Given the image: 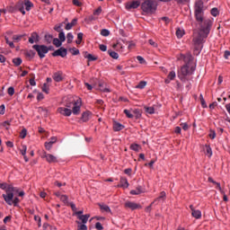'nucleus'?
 Listing matches in <instances>:
<instances>
[{
    "instance_id": "54",
    "label": "nucleus",
    "mask_w": 230,
    "mask_h": 230,
    "mask_svg": "<svg viewBox=\"0 0 230 230\" xmlns=\"http://www.w3.org/2000/svg\"><path fill=\"white\" fill-rule=\"evenodd\" d=\"M137 60L139 61V64H146V61L145 60V58H144L143 57H141V56H137Z\"/></svg>"
},
{
    "instance_id": "41",
    "label": "nucleus",
    "mask_w": 230,
    "mask_h": 230,
    "mask_svg": "<svg viewBox=\"0 0 230 230\" xmlns=\"http://www.w3.org/2000/svg\"><path fill=\"white\" fill-rule=\"evenodd\" d=\"M206 154L208 155V157H211L213 155V151L211 150V146H206Z\"/></svg>"
},
{
    "instance_id": "37",
    "label": "nucleus",
    "mask_w": 230,
    "mask_h": 230,
    "mask_svg": "<svg viewBox=\"0 0 230 230\" xmlns=\"http://www.w3.org/2000/svg\"><path fill=\"white\" fill-rule=\"evenodd\" d=\"M13 63L14 66H21V64H22V59H21V58H13Z\"/></svg>"
},
{
    "instance_id": "52",
    "label": "nucleus",
    "mask_w": 230,
    "mask_h": 230,
    "mask_svg": "<svg viewBox=\"0 0 230 230\" xmlns=\"http://www.w3.org/2000/svg\"><path fill=\"white\" fill-rule=\"evenodd\" d=\"M200 102L201 107H203V109H206L208 107V104H206V101L204 100V97H202V95H200Z\"/></svg>"
},
{
    "instance_id": "16",
    "label": "nucleus",
    "mask_w": 230,
    "mask_h": 230,
    "mask_svg": "<svg viewBox=\"0 0 230 230\" xmlns=\"http://www.w3.org/2000/svg\"><path fill=\"white\" fill-rule=\"evenodd\" d=\"M30 44H33L34 42H39V34L37 32H32L31 37L29 38Z\"/></svg>"
},
{
    "instance_id": "30",
    "label": "nucleus",
    "mask_w": 230,
    "mask_h": 230,
    "mask_svg": "<svg viewBox=\"0 0 230 230\" xmlns=\"http://www.w3.org/2000/svg\"><path fill=\"white\" fill-rule=\"evenodd\" d=\"M10 125H12V120H5L2 123V127H4L6 130H10Z\"/></svg>"
},
{
    "instance_id": "8",
    "label": "nucleus",
    "mask_w": 230,
    "mask_h": 230,
    "mask_svg": "<svg viewBox=\"0 0 230 230\" xmlns=\"http://www.w3.org/2000/svg\"><path fill=\"white\" fill-rule=\"evenodd\" d=\"M124 208H126V209H131V211H136V209H141L143 207L134 201H126L124 203Z\"/></svg>"
},
{
    "instance_id": "29",
    "label": "nucleus",
    "mask_w": 230,
    "mask_h": 230,
    "mask_svg": "<svg viewBox=\"0 0 230 230\" xmlns=\"http://www.w3.org/2000/svg\"><path fill=\"white\" fill-rule=\"evenodd\" d=\"M130 149L133 150L134 152H139L141 150V146L137 144H132L130 146Z\"/></svg>"
},
{
    "instance_id": "34",
    "label": "nucleus",
    "mask_w": 230,
    "mask_h": 230,
    "mask_svg": "<svg viewBox=\"0 0 230 230\" xmlns=\"http://www.w3.org/2000/svg\"><path fill=\"white\" fill-rule=\"evenodd\" d=\"M146 87V81H140L136 86L137 89H145Z\"/></svg>"
},
{
    "instance_id": "2",
    "label": "nucleus",
    "mask_w": 230,
    "mask_h": 230,
    "mask_svg": "<svg viewBox=\"0 0 230 230\" xmlns=\"http://www.w3.org/2000/svg\"><path fill=\"white\" fill-rule=\"evenodd\" d=\"M141 10L145 15H152L157 10V3L154 0H146L141 4Z\"/></svg>"
},
{
    "instance_id": "26",
    "label": "nucleus",
    "mask_w": 230,
    "mask_h": 230,
    "mask_svg": "<svg viewBox=\"0 0 230 230\" xmlns=\"http://www.w3.org/2000/svg\"><path fill=\"white\" fill-rule=\"evenodd\" d=\"M141 193H143L141 187H137L136 190H130L131 195H141Z\"/></svg>"
},
{
    "instance_id": "1",
    "label": "nucleus",
    "mask_w": 230,
    "mask_h": 230,
    "mask_svg": "<svg viewBox=\"0 0 230 230\" xmlns=\"http://www.w3.org/2000/svg\"><path fill=\"white\" fill-rule=\"evenodd\" d=\"M206 6L202 0H198L194 4V17L196 21V29L193 31L192 46L194 48V55H200V51L204 48V42L211 31L213 22L204 18Z\"/></svg>"
},
{
    "instance_id": "38",
    "label": "nucleus",
    "mask_w": 230,
    "mask_h": 230,
    "mask_svg": "<svg viewBox=\"0 0 230 230\" xmlns=\"http://www.w3.org/2000/svg\"><path fill=\"white\" fill-rule=\"evenodd\" d=\"M87 59L89 62H94L95 60H98V57L90 54L87 56Z\"/></svg>"
},
{
    "instance_id": "43",
    "label": "nucleus",
    "mask_w": 230,
    "mask_h": 230,
    "mask_svg": "<svg viewBox=\"0 0 230 230\" xmlns=\"http://www.w3.org/2000/svg\"><path fill=\"white\" fill-rule=\"evenodd\" d=\"M45 40H46V42H48V44H51V42L53 40V36H51L49 34H46L45 35Z\"/></svg>"
},
{
    "instance_id": "23",
    "label": "nucleus",
    "mask_w": 230,
    "mask_h": 230,
    "mask_svg": "<svg viewBox=\"0 0 230 230\" xmlns=\"http://www.w3.org/2000/svg\"><path fill=\"white\" fill-rule=\"evenodd\" d=\"M133 110H124V114L129 119H132L134 118V113L132 111Z\"/></svg>"
},
{
    "instance_id": "57",
    "label": "nucleus",
    "mask_w": 230,
    "mask_h": 230,
    "mask_svg": "<svg viewBox=\"0 0 230 230\" xmlns=\"http://www.w3.org/2000/svg\"><path fill=\"white\" fill-rule=\"evenodd\" d=\"M6 188H8V183L0 181V189L6 190Z\"/></svg>"
},
{
    "instance_id": "40",
    "label": "nucleus",
    "mask_w": 230,
    "mask_h": 230,
    "mask_svg": "<svg viewBox=\"0 0 230 230\" xmlns=\"http://www.w3.org/2000/svg\"><path fill=\"white\" fill-rule=\"evenodd\" d=\"M58 40L61 41V42H66V33L63 32H59L58 34Z\"/></svg>"
},
{
    "instance_id": "18",
    "label": "nucleus",
    "mask_w": 230,
    "mask_h": 230,
    "mask_svg": "<svg viewBox=\"0 0 230 230\" xmlns=\"http://www.w3.org/2000/svg\"><path fill=\"white\" fill-rule=\"evenodd\" d=\"M76 22H78V19L75 18L72 20L70 23H67L65 27V30L69 31L72 30L73 26H76Z\"/></svg>"
},
{
    "instance_id": "53",
    "label": "nucleus",
    "mask_w": 230,
    "mask_h": 230,
    "mask_svg": "<svg viewBox=\"0 0 230 230\" xmlns=\"http://www.w3.org/2000/svg\"><path fill=\"white\" fill-rule=\"evenodd\" d=\"M155 204V201H153L148 207L146 208V213H150L152 211V206Z\"/></svg>"
},
{
    "instance_id": "4",
    "label": "nucleus",
    "mask_w": 230,
    "mask_h": 230,
    "mask_svg": "<svg viewBox=\"0 0 230 230\" xmlns=\"http://www.w3.org/2000/svg\"><path fill=\"white\" fill-rule=\"evenodd\" d=\"M65 107L71 109L72 112L75 116H78L80 114V109L82 108V100L77 99L76 101L72 100L69 102H66Z\"/></svg>"
},
{
    "instance_id": "51",
    "label": "nucleus",
    "mask_w": 230,
    "mask_h": 230,
    "mask_svg": "<svg viewBox=\"0 0 230 230\" xmlns=\"http://www.w3.org/2000/svg\"><path fill=\"white\" fill-rule=\"evenodd\" d=\"M19 202H21V200L19 199V198H13L12 199V206H15L17 207V205L19 204Z\"/></svg>"
},
{
    "instance_id": "10",
    "label": "nucleus",
    "mask_w": 230,
    "mask_h": 230,
    "mask_svg": "<svg viewBox=\"0 0 230 230\" xmlns=\"http://www.w3.org/2000/svg\"><path fill=\"white\" fill-rule=\"evenodd\" d=\"M42 157L44 159H46V161L48 163H49V164H51V163H58V160L57 159V156H55V155H53L51 154L44 153Z\"/></svg>"
},
{
    "instance_id": "60",
    "label": "nucleus",
    "mask_w": 230,
    "mask_h": 230,
    "mask_svg": "<svg viewBox=\"0 0 230 230\" xmlns=\"http://www.w3.org/2000/svg\"><path fill=\"white\" fill-rule=\"evenodd\" d=\"M124 173H126V175H128L130 177V175H132V169L131 168L125 169Z\"/></svg>"
},
{
    "instance_id": "12",
    "label": "nucleus",
    "mask_w": 230,
    "mask_h": 230,
    "mask_svg": "<svg viewBox=\"0 0 230 230\" xmlns=\"http://www.w3.org/2000/svg\"><path fill=\"white\" fill-rule=\"evenodd\" d=\"M139 1L128 2V4H126V10H135L139 6Z\"/></svg>"
},
{
    "instance_id": "59",
    "label": "nucleus",
    "mask_w": 230,
    "mask_h": 230,
    "mask_svg": "<svg viewBox=\"0 0 230 230\" xmlns=\"http://www.w3.org/2000/svg\"><path fill=\"white\" fill-rule=\"evenodd\" d=\"M95 228H96L97 230H103V226H102V223L97 222V223L95 224Z\"/></svg>"
},
{
    "instance_id": "44",
    "label": "nucleus",
    "mask_w": 230,
    "mask_h": 230,
    "mask_svg": "<svg viewBox=\"0 0 230 230\" xmlns=\"http://www.w3.org/2000/svg\"><path fill=\"white\" fill-rule=\"evenodd\" d=\"M210 13L213 17H217L218 15V9L217 7L212 8Z\"/></svg>"
},
{
    "instance_id": "14",
    "label": "nucleus",
    "mask_w": 230,
    "mask_h": 230,
    "mask_svg": "<svg viewBox=\"0 0 230 230\" xmlns=\"http://www.w3.org/2000/svg\"><path fill=\"white\" fill-rule=\"evenodd\" d=\"M120 184L117 185V188H128L129 184H128V180H127V178L125 177H120L119 180Z\"/></svg>"
},
{
    "instance_id": "46",
    "label": "nucleus",
    "mask_w": 230,
    "mask_h": 230,
    "mask_svg": "<svg viewBox=\"0 0 230 230\" xmlns=\"http://www.w3.org/2000/svg\"><path fill=\"white\" fill-rule=\"evenodd\" d=\"M69 51H71L72 55H80V50L76 48H72L69 49Z\"/></svg>"
},
{
    "instance_id": "24",
    "label": "nucleus",
    "mask_w": 230,
    "mask_h": 230,
    "mask_svg": "<svg viewBox=\"0 0 230 230\" xmlns=\"http://www.w3.org/2000/svg\"><path fill=\"white\" fill-rule=\"evenodd\" d=\"M62 26H64V22L55 25L54 27L55 31H58V33L63 32L64 30L62 29Z\"/></svg>"
},
{
    "instance_id": "20",
    "label": "nucleus",
    "mask_w": 230,
    "mask_h": 230,
    "mask_svg": "<svg viewBox=\"0 0 230 230\" xmlns=\"http://www.w3.org/2000/svg\"><path fill=\"white\" fill-rule=\"evenodd\" d=\"M77 218L81 220L83 224H87L89 218H91V215L86 214V215L78 216Z\"/></svg>"
},
{
    "instance_id": "56",
    "label": "nucleus",
    "mask_w": 230,
    "mask_h": 230,
    "mask_svg": "<svg viewBox=\"0 0 230 230\" xmlns=\"http://www.w3.org/2000/svg\"><path fill=\"white\" fill-rule=\"evenodd\" d=\"M180 125L184 130H188V128H190V126L186 122L181 123Z\"/></svg>"
},
{
    "instance_id": "22",
    "label": "nucleus",
    "mask_w": 230,
    "mask_h": 230,
    "mask_svg": "<svg viewBox=\"0 0 230 230\" xmlns=\"http://www.w3.org/2000/svg\"><path fill=\"white\" fill-rule=\"evenodd\" d=\"M191 216L194 217V218H201L202 217V212H200V210H192L191 212Z\"/></svg>"
},
{
    "instance_id": "6",
    "label": "nucleus",
    "mask_w": 230,
    "mask_h": 230,
    "mask_svg": "<svg viewBox=\"0 0 230 230\" xmlns=\"http://www.w3.org/2000/svg\"><path fill=\"white\" fill-rule=\"evenodd\" d=\"M32 48L35 49V51H37L40 58H44L49 51L46 45H33Z\"/></svg>"
},
{
    "instance_id": "13",
    "label": "nucleus",
    "mask_w": 230,
    "mask_h": 230,
    "mask_svg": "<svg viewBox=\"0 0 230 230\" xmlns=\"http://www.w3.org/2000/svg\"><path fill=\"white\" fill-rule=\"evenodd\" d=\"M183 62H185V66H191V62H193V56L191 54L187 53L186 55L182 56Z\"/></svg>"
},
{
    "instance_id": "21",
    "label": "nucleus",
    "mask_w": 230,
    "mask_h": 230,
    "mask_svg": "<svg viewBox=\"0 0 230 230\" xmlns=\"http://www.w3.org/2000/svg\"><path fill=\"white\" fill-rule=\"evenodd\" d=\"M53 80H55V82H62V72L54 73Z\"/></svg>"
},
{
    "instance_id": "5",
    "label": "nucleus",
    "mask_w": 230,
    "mask_h": 230,
    "mask_svg": "<svg viewBox=\"0 0 230 230\" xmlns=\"http://www.w3.org/2000/svg\"><path fill=\"white\" fill-rule=\"evenodd\" d=\"M6 194H3L4 199L8 204V206H12V199H13V193L15 191H19L17 188H14L13 186L7 184V187L5 189Z\"/></svg>"
},
{
    "instance_id": "15",
    "label": "nucleus",
    "mask_w": 230,
    "mask_h": 230,
    "mask_svg": "<svg viewBox=\"0 0 230 230\" xmlns=\"http://www.w3.org/2000/svg\"><path fill=\"white\" fill-rule=\"evenodd\" d=\"M92 113L91 111H84L82 113L81 121L83 123H86V121H89L91 119Z\"/></svg>"
},
{
    "instance_id": "11",
    "label": "nucleus",
    "mask_w": 230,
    "mask_h": 230,
    "mask_svg": "<svg viewBox=\"0 0 230 230\" xmlns=\"http://www.w3.org/2000/svg\"><path fill=\"white\" fill-rule=\"evenodd\" d=\"M58 112L59 114H62V116L69 117L73 113V110L71 111V109H69L67 107L66 108L60 107V108L58 109Z\"/></svg>"
},
{
    "instance_id": "55",
    "label": "nucleus",
    "mask_w": 230,
    "mask_h": 230,
    "mask_svg": "<svg viewBox=\"0 0 230 230\" xmlns=\"http://www.w3.org/2000/svg\"><path fill=\"white\" fill-rule=\"evenodd\" d=\"M53 146V144L51 142H46L45 143V148L46 150H51V147Z\"/></svg>"
},
{
    "instance_id": "63",
    "label": "nucleus",
    "mask_w": 230,
    "mask_h": 230,
    "mask_svg": "<svg viewBox=\"0 0 230 230\" xmlns=\"http://www.w3.org/2000/svg\"><path fill=\"white\" fill-rule=\"evenodd\" d=\"M43 229L51 230V226H49V224H48V223H45V224H43Z\"/></svg>"
},
{
    "instance_id": "36",
    "label": "nucleus",
    "mask_w": 230,
    "mask_h": 230,
    "mask_svg": "<svg viewBox=\"0 0 230 230\" xmlns=\"http://www.w3.org/2000/svg\"><path fill=\"white\" fill-rule=\"evenodd\" d=\"M101 35H102V37H109L111 35V31L107 29H102L101 31Z\"/></svg>"
},
{
    "instance_id": "48",
    "label": "nucleus",
    "mask_w": 230,
    "mask_h": 230,
    "mask_svg": "<svg viewBox=\"0 0 230 230\" xmlns=\"http://www.w3.org/2000/svg\"><path fill=\"white\" fill-rule=\"evenodd\" d=\"M27 134H28V131L26 130V128H23V129L21 131V133H20V137H21L22 139H24V137H26Z\"/></svg>"
},
{
    "instance_id": "28",
    "label": "nucleus",
    "mask_w": 230,
    "mask_h": 230,
    "mask_svg": "<svg viewBox=\"0 0 230 230\" xmlns=\"http://www.w3.org/2000/svg\"><path fill=\"white\" fill-rule=\"evenodd\" d=\"M176 36L178 39H182L184 37V29H177Z\"/></svg>"
},
{
    "instance_id": "45",
    "label": "nucleus",
    "mask_w": 230,
    "mask_h": 230,
    "mask_svg": "<svg viewBox=\"0 0 230 230\" xmlns=\"http://www.w3.org/2000/svg\"><path fill=\"white\" fill-rule=\"evenodd\" d=\"M9 96H13L15 94V89L13 86H10L7 90Z\"/></svg>"
},
{
    "instance_id": "47",
    "label": "nucleus",
    "mask_w": 230,
    "mask_h": 230,
    "mask_svg": "<svg viewBox=\"0 0 230 230\" xmlns=\"http://www.w3.org/2000/svg\"><path fill=\"white\" fill-rule=\"evenodd\" d=\"M77 224H79L77 226V230H87V226H85V224L83 223V225H81L80 222H77Z\"/></svg>"
},
{
    "instance_id": "49",
    "label": "nucleus",
    "mask_w": 230,
    "mask_h": 230,
    "mask_svg": "<svg viewBox=\"0 0 230 230\" xmlns=\"http://www.w3.org/2000/svg\"><path fill=\"white\" fill-rule=\"evenodd\" d=\"M59 199H60V201H61V202H64V204H67V202H68V198H67L66 195H61Z\"/></svg>"
},
{
    "instance_id": "39",
    "label": "nucleus",
    "mask_w": 230,
    "mask_h": 230,
    "mask_svg": "<svg viewBox=\"0 0 230 230\" xmlns=\"http://www.w3.org/2000/svg\"><path fill=\"white\" fill-rule=\"evenodd\" d=\"M13 42H19L22 40V35H13Z\"/></svg>"
},
{
    "instance_id": "19",
    "label": "nucleus",
    "mask_w": 230,
    "mask_h": 230,
    "mask_svg": "<svg viewBox=\"0 0 230 230\" xmlns=\"http://www.w3.org/2000/svg\"><path fill=\"white\" fill-rule=\"evenodd\" d=\"M25 6V10L27 12H30V10H31V8H33V3H31L29 0H24L23 2V7Z\"/></svg>"
},
{
    "instance_id": "27",
    "label": "nucleus",
    "mask_w": 230,
    "mask_h": 230,
    "mask_svg": "<svg viewBox=\"0 0 230 230\" xmlns=\"http://www.w3.org/2000/svg\"><path fill=\"white\" fill-rule=\"evenodd\" d=\"M108 54L110 55V57H111V58H114L115 60H117V58H119V55L118 54V52L108 50Z\"/></svg>"
},
{
    "instance_id": "25",
    "label": "nucleus",
    "mask_w": 230,
    "mask_h": 230,
    "mask_svg": "<svg viewBox=\"0 0 230 230\" xmlns=\"http://www.w3.org/2000/svg\"><path fill=\"white\" fill-rule=\"evenodd\" d=\"M133 115L135 116L136 119H139L141 118V110L139 109H135L132 111Z\"/></svg>"
},
{
    "instance_id": "3",
    "label": "nucleus",
    "mask_w": 230,
    "mask_h": 230,
    "mask_svg": "<svg viewBox=\"0 0 230 230\" xmlns=\"http://www.w3.org/2000/svg\"><path fill=\"white\" fill-rule=\"evenodd\" d=\"M193 71H195V66L184 65L178 72V77L180 80H181V82H186V76H188V75H192Z\"/></svg>"
},
{
    "instance_id": "58",
    "label": "nucleus",
    "mask_w": 230,
    "mask_h": 230,
    "mask_svg": "<svg viewBox=\"0 0 230 230\" xmlns=\"http://www.w3.org/2000/svg\"><path fill=\"white\" fill-rule=\"evenodd\" d=\"M208 136L210 139H215L217 137V133L214 130H211Z\"/></svg>"
},
{
    "instance_id": "50",
    "label": "nucleus",
    "mask_w": 230,
    "mask_h": 230,
    "mask_svg": "<svg viewBox=\"0 0 230 230\" xmlns=\"http://www.w3.org/2000/svg\"><path fill=\"white\" fill-rule=\"evenodd\" d=\"M43 93H46V94H49V86H48L47 84H44L42 86Z\"/></svg>"
},
{
    "instance_id": "35",
    "label": "nucleus",
    "mask_w": 230,
    "mask_h": 230,
    "mask_svg": "<svg viewBox=\"0 0 230 230\" xmlns=\"http://www.w3.org/2000/svg\"><path fill=\"white\" fill-rule=\"evenodd\" d=\"M145 111L146 112H147V114H154L155 112V109H154V107H145Z\"/></svg>"
},
{
    "instance_id": "9",
    "label": "nucleus",
    "mask_w": 230,
    "mask_h": 230,
    "mask_svg": "<svg viewBox=\"0 0 230 230\" xmlns=\"http://www.w3.org/2000/svg\"><path fill=\"white\" fill-rule=\"evenodd\" d=\"M52 57H61L64 58L65 57H67V49H65L64 47H61L58 50H55L52 53Z\"/></svg>"
},
{
    "instance_id": "17",
    "label": "nucleus",
    "mask_w": 230,
    "mask_h": 230,
    "mask_svg": "<svg viewBox=\"0 0 230 230\" xmlns=\"http://www.w3.org/2000/svg\"><path fill=\"white\" fill-rule=\"evenodd\" d=\"M123 128H125V126H123L121 123L119 122L113 123V130L115 132H119V130H123Z\"/></svg>"
},
{
    "instance_id": "64",
    "label": "nucleus",
    "mask_w": 230,
    "mask_h": 230,
    "mask_svg": "<svg viewBox=\"0 0 230 230\" xmlns=\"http://www.w3.org/2000/svg\"><path fill=\"white\" fill-rule=\"evenodd\" d=\"M224 57L226 60H229V57H230V51L229 50H226Z\"/></svg>"
},
{
    "instance_id": "62",
    "label": "nucleus",
    "mask_w": 230,
    "mask_h": 230,
    "mask_svg": "<svg viewBox=\"0 0 230 230\" xmlns=\"http://www.w3.org/2000/svg\"><path fill=\"white\" fill-rule=\"evenodd\" d=\"M26 150H27L26 146H22L21 149L22 155H26Z\"/></svg>"
},
{
    "instance_id": "33",
    "label": "nucleus",
    "mask_w": 230,
    "mask_h": 230,
    "mask_svg": "<svg viewBox=\"0 0 230 230\" xmlns=\"http://www.w3.org/2000/svg\"><path fill=\"white\" fill-rule=\"evenodd\" d=\"M73 39H75V36H73V33L68 32L66 34V42H67V44H71V42H73Z\"/></svg>"
},
{
    "instance_id": "7",
    "label": "nucleus",
    "mask_w": 230,
    "mask_h": 230,
    "mask_svg": "<svg viewBox=\"0 0 230 230\" xmlns=\"http://www.w3.org/2000/svg\"><path fill=\"white\" fill-rule=\"evenodd\" d=\"M21 12L22 15H26V11H24V1L20 0L16 3V4L13 7H11L10 11L11 12Z\"/></svg>"
},
{
    "instance_id": "42",
    "label": "nucleus",
    "mask_w": 230,
    "mask_h": 230,
    "mask_svg": "<svg viewBox=\"0 0 230 230\" xmlns=\"http://www.w3.org/2000/svg\"><path fill=\"white\" fill-rule=\"evenodd\" d=\"M175 76H176L175 71H171L167 75V78L172 81L175 79Z\"/></svg>"
},
{
    "instance_id": "32",
    "label": "nucleus",
    "mask_w": 230,
    "mask_h": 230,
    "mask_svg": "<svg viewBox=\"0 0 230 230\" xmlns=\"http://www.w3.org/2000/svg\"><path fill=\"white\" fill-rule=\"evenodd\" d=\"M100 208L102 209V211H105L106 213H111V208H109V206L107 205H102L100 204Z\"/></svg>"
},
{
    "instance_id": "61",
    "label": "nucleus",
    "mask_w": 230,
    "mask_h": 230,
    "mask_svg": "<svg viewBox=\"0 0 230 230\" xmlns=\"http://www.w3.org/2000/svg\"><path fill=\"white\" fill-rule=\"evenodd\" d=\"M100 13H102V7H98L94 12H93V15H100Z\"/></svg>"
},
{
    "instance_id": "31",
    "label": "nucleus",
    "mask_w": 230,
    "mask_h": 230,
    "mask_svg": "<svg viewBox=\"0 0 230 230\" xmlns=\"http://www.w3.org/2000/svg\"><path fill=\"white\" fill-rule=\"evenodd\" d=\"M62 42L58 38H55L53 40V44L54 46H56V48H60V46H62Z\"/></svg>"
}]
</instances>
